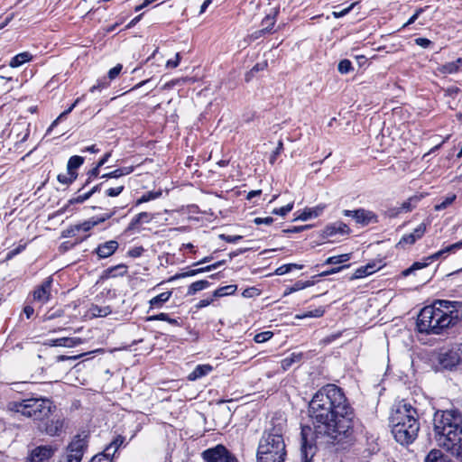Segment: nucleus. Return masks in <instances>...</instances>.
<instances>
[{
    "label": "nucleus",
    "instance_id": "nucleus-1",
    "mask_svg": "<svg viewBox=\"0 0 462 462\" xmlns=\"http://www.w3.org/2000/svg\"><path fill=\"white\" fill-rule=\"evenodd\" d=\"M309 411L315 431L310 427L301 428L300 456L302 462H315L317 446L313 435L320 444L337 445L348 441L353 434L354 412L341 388L327 384L320 388L310 402Z\"/></svg>",
    "mask_w": 462,
    "mask_h": 462
},
{
    "label": "nucleus",
    "instance_id": "nucleus-2",
    "mask_svg": "<svg viewBox=\"0 0 462 462\" xmlns=\"http://www.w3.org/2000/svg\"><path fill=\"white\" fill-rule=\"evenodd\" d=\"M460 306L458 301L439 300L432 305L424 307L417 319L419 331L439 335L444 329L454 326L462 318V312L457 309Z\"/></svg>",
    "mask_w": 462,
    "mask_h": 462
},
{
    "label": "nucleus",
    "instance_id": "nucleus-3",
    "mask_svg": "<svg viewBox=\"0 0 462 462\" xmlns=\"http://www.w3.org/2000/svg\"><path fill=\"white\" fill-rule=\"evenodd\" d=\"M434 433L438 445L462 462V412L452 409L436 413Z\"/></svg>",
    "mask_w": 462,
    "mask_h": 462
},
{
    "label": "nucleus",
    "instance_id": "nucleus-4",
    "mask_svg": "<svg viewBox=\"0 0 462 462\" xmlns=\"http://www.w3.org/2000/svg\"><path fill=\"white\" fill-rule=\"evenodd\" d=\"M419 415L416 408L402 401L390 417V426L394 439L401 445L412 443L420 430Z\"/></svg>",
    "mask_w": 462,
    "mask_h": 462
},
{
    "label": "nucleus",
    "instance_id": "nucleus-5",
    "mask_svg": "<svg viewBox=\"0 0 462 462\" xmlns=\"http://www.w3.org/2000/svg\"><path fill=\"white\" fill-rule=\"evenodd\" d=\"M282 432V425L263 432L257 448V462H284L286 449Z\"/></svg>",
    "mask_w": 462,
    "mask_h": 462
},
{
    "label": "nucleus",
    "instance_id": "nucleus-6",
    "mask_svg": "<svg viewBox=\"0 0 462 462\" xmlns=\"http://www.w3.org/2000/svg\"><path fill=\"white\" fill-rule=\"evenodd\" d=\"M7 407L9 411L21 413L23 416L35 420H44L55 408L52 402L46 398H29L20 402H11Z\"/></svg>",
    "mask_w": 462,
    "mask_h": 462
},
{
    "label": "nucleus",
    "instance_id": "nucleus-7",
    "mask_svg": "<svg viewBox=\"0 0 462 462\" xmlns=\"http://www.w3.org/2000/svg\"><path fill=\"white\" fill-rule=\"evenodd\" d=\"M88 447L87 436L77 435L68 445L66 454L59 462H81Z\"/></svg>",
    "mask_w": 462,
    "mask_h": 462
},
{
    "label": "nucleus",
    "instance_id": "nucleus-8",
    "mask_svg": "<svg viewBox=\"0 0 462 462\" xmlns=\"http://www.w3.org/2000/svg\"><path fill=\"white\" fill-rule=\"evenodd\" d=\"M462 248V240L459 242H457L455 244H452L450 245L446 246L445 248L438 251L437 253L433 254L432 255L426 258L423 262H415L412 263V265L404 271H402V275L404 277L413 273L416 270L422 269L429 265V261H434L440 257H446L447 254L455 253L457 250Z\"/></svg>",
    "mask_w": 462,
    "mask_h": 462
},
{
    "label": "nucleus",
    "instance_id": "nucleus-9",
    "mask_svg": "<svg viewBox=\"0 0 462 462\" xmlns=\"http://www.w3.org/2000/svg\"><path fill=\"white\" fill-rule=\"evenodd\" d=\"M202 457L206 462H238L237 458L223 445L205 450Z\"/></svg>",
    "mask_w": 462,
    "mask_h": 462
},
{
    "label": "nucleus",
    "instance_id": "nucleus-10",
    "mask_svg": "<svg viewBox=\"0 0 462 462\" xmlns=\"http://www.w3.org/2000/svg\"><path fill=\"white\" fill-rule=\"evenodd\" d=\"M462 361V344H455L439 356V362L444 368L452 369Z\"/></svg>",
    "mask_w": 462,
    "mask_h": 462
},
{
    "label": "nucleus",
    "instance_id": "nucleus-11",
    "mask_svg": "<svg viewBox=\"0 0 462 462\" xmlns=\"http://www.w3.org/2000/svg\"><path fill=\"white\" fill-rule=\"evenodd\" d=\"M57 448L51 446H38L29 454L26 462H45L56 452Z\"/></svg>",
    "mask_w": 462,
    "mask_h": 462
},
{
    "label": "nucleus",
    "instance_id": "nucleus-12",
    "mask_svg": "<svg viewBox=\"0 0 462 462\" xmlns=\"http://www.w3.org/2000/svg\"><path fill=\"white\" fill-rule=\"evenodd\" d=\"M52 278L48 277L40 286L33 291V299L42 304L47 303L51 296Z\"/></svg>",
    "mask_w": 462,
    "mask_h": 462
},
{
    "label": "nucleus",
    "instance_id": "nucleus-13",
    "mask_svg": "<svg viewBox=\"0 0 462 462\" xmlns=\"http://www.w3.org/2000/svg\"><path fill=\"white\" fill-rule=\"evenodd\" d=\"M426 232V224H420L411 233L404 235L398 243V245H413L418 239L421 238Z\"/></svg>",
    "mask_w": 462,
    "mask_h": 462
},
{
    "label": "nucleus",
    "instance_id": "nucleus-14",
    "mask_svg": "<svg viewBox=\"0 0 462 462\" xmlns=\"http://www.w3.org/2000/svg\"><path fill=\"white\" fill-rule=\"evenodd\" d=\"M63 428V420L57 418L47 421L43 427H40L41 430L49 436H58Z\"/></svg>",
    "mask_w": 462,
    "mask_h": 462
},
{
    "label": "nucleus",
    "instance_id": "nucleus-15",
    "mask_svg": "<svg viewBox=\"0 0 462 462\" xmlns=\"http://www.w3.org/2000/svg\"><path fill=\"white\" fill-rule=\"evenodd\" d=\"M118 248V243L115 240H110L99 245L96 248V253L99 258H107L111 256Z\"/></svg>",
    "mask_w": 462,
    "mask_h": 462
},
{
    "label": "nucleus",
    "instance_id": "nucleus-16",
    "mask_svg": "<svg viewBox=\"0 0 462 462\" xmlns=\"http://www.w3.org/2000/svg\"><path fill=\"white\" fill-rule=\"evenodd\" d=\"M349 227L346 224L337 221L331 225H328L324 229V235L328 237L333 236L337 234L346 235L349 233Z\"/></svg>",
    "mask_w": 462,
    "mask_h": 462
},
{
    "label": "nucleus",
    "instance_id": "nucleus-17",
    "mask_svg": "<svg viewBox=\"0 0 462 462\" xmlns=\"http://www.w3.org/2000/svg\"><path fill=\"white\" fill-rule=\"evenodd\" d=\"M79 343H81V339L78 337H60L56 339H48L45 342V345L50 346L73 347Z\"/></svg>",
    "mask_w": 462,
    "mask_h": 462
},
{
    "label": "nucleus",
    "instance_id": "nucleus-18",
    "mask_svg": "<svg viewBox=\"0 0 462 462\" xmlns=\"http://www.w3.org/2000/svg\"><path fill=\"white\" fill-rule=\"evenodd\" d=\"M326 206L324 204H319L314 208H305L300 215H298L296 219L307 221L310 218L317 217L322 214Z\"/></svg>",
    "mask_w": 462,
    "mask_h": 462
},
{
    "label": "nucleus",
    "instance_id": "nucleus-19",
    "mask_svg": "<svg viewBox=\"0 0 462 462\" xmlns=\"http://www.w3.org/2000/svg\"><path fill=\"white\" fill-rule=\"evenodd\" d=\"M379 268L374 263H369L365 266H361L356 270L351 280L361 279L375 273Z\"/></svg>",
    "mask_w": 462,
    "mask_h": 462
},
{
    "label": "nucleus",
    "instance_id": "nucleus-20",
    "mask_svg": "<svg viewBox=\"0 0 462 462\" xmlns=\"http://www.w3.org/2000/svg\"><path fill=\"white\" fill-rule=\"evenodd\" d=\"M356 223L362 225H367L373 221H376V216L372 212L363 208L356 209V213H355Z\"/></svg>",
    "mask_w": 462,
    "mask_h": 462
},
{
    "label": "nucleus",
    "instance_id": "nucleus-21",
    "mask_svg": "<svg viewBox=\"0 0 462 462\" xmlns=\"http://www.w3.org/2000/svg\"><path fill=\"white\" fill-rule=\"evenodd\" d=\"M213 370L210 365H199L195 369L188 375L189 381H196L207 374Z\"/></svg>",
    "mask_w": 462,
    "mask_h": 462
},
{
    "label": "nucleus",
    "instance_id": "nucleus-22",
    "mask_svg": "<svg viewBox=\"0 0 462 462\" xmlns=\"http://www.w3.org/2000/svg\"><path fill=\"white\" fill-rule=\"evenodd\" d=\"M462 67V58H458L455 61L447 62L439 67V71L441 74H454L457 73Z\"/></svg>",
    "mask_w": 462,
    "mask_h": 462
},
{
    "label": "nucleus",
    "instance_id": "nucleus-23",
    "mask_svg": "<svg viewBox=\"0 0 462 462\" xmlns=\"http://www.w3.org/2000/svg\"><path fill=\"white\" fill-rule=\"evenodd\" d=\"M152 218H153V217L147 212L139 213L131 220L127 229L133 230V229L136 228L141 224L150 223L152 220Z\"/></svg>",
    "mask_w": 462,
    "mask_h": 462
},
{
    "label": "nucleus",
    "instance_id": "nucleus-24",
    "mask_svg": "<svg viewBox=\"0 0 462 462\" xmlns=\"http://www.w3.org/2000/svg\"><path fill=\"white\" fill-rule=\"evenodd\" d=\"M303 357L302 353H291L290 356L284 357L282 362L281 365L282 368L286 371L290 369L294 364H299Z\"/></svg>",
    "mask_w": 462,
    "mask_h": 462
},
{
    "label": "nucleus",
    "instance_id": "nucleus-25",
    "mask_svg": "<svg viewBox=\"0 0 462 462\" xmlns=\"http://www.w3.org/2000/svg\"><path fill=\"white\" fill-rule=\"evenodd\" d=\"M32 60V55L28 52H21L14 57L12 58V60L9 62V66L12 68H18L22 66L23 64L29 62Z\"/></svg>",
    "mask_w": 462,
    "mask_h": 462
},
{
    "label": "nucleus",
    "instance_id": "nucleus-26",
    "mask_svg": "<svg viewBox=\"0 0 462 462\" xmlns=\"http://www.w3.org/2000/svg\"><path fill=\"white\" fill-rule=\"evenodd\" d=\"M171 291H164L149 300L150 309H159L171 297Z\"/></svg>",
    "mask_w": 462,
    "mask_h": 462
},
{
    "label": "nucleus",
    "instance_id": "nucleus-27",
    "mask_svg": "<svg viewBox=\"0 0 462 462\" xmlns=\"http://www.w3.org/2000/svg\"><path fill=\"white\" fill-rule=\"evenodd\" d=\"M84 162V158L81 156L74 155L69 159L67 170L69 173L76 174L75 171L79 168Z\"/></svg>",
    "mask_w": 462,
    "mask_h": 462
},
{
    "label": "nucleus",
    "instance_id": "nucleus-28",
    "mask_svg": "<svg viewBox=\"0 0 462 462\" xmlns=\"http://www.w3.org/2000/svg\"><path fill=\"white\" fill-rule=\"evenodd\" d=\"M312 285H314V282H311V281H306V282L297 281L292 286L288 287L285 290L284 295H288V294L293 293L295 291L306 289V288L310 287Z\"/></svg>",
    "mask_w": 462,
    "mask_h": 462
},
{
    "label": "nucleus",
    "instance_id": "nucleus-29",
    "mask_svg": "<svg viewBox=\"0 0 462 462\" xmlns=\"http://www.w3.org/2000/svg\"><path fill=\"white\" fill-rule=\"evenodd\" d=\"M209 286V282L206 280L197 281L192 282L188 289V295H194L196 292L207 289Z\"/></svg>",
    "mask_w": 462,
    "mask_h": 462
},
{
    "label": "nucleus",
    "instance_id": "nucleus-30",
    "mask_svg": "<svg viewBox=\"0 0 462 462\" xmlns=\"http://www.w3.org/2000/svg\"><path fill=\"white\" fill-rule=\"evenodd\" d=\"M351 259V254H343L327 258L323 264H340Z\"/></svg>",
    "mask_w": 462,
    "mask_h": 462
},
{
    "label": "nucleus",
    "instance_id": "nucleus-31",
    "mask_svg": "<svg viewBox=\"0 0 462 462\" xmlns=\"http://www.w3.org/2000/svg\"><path fill=\"white\" fill-rule=\"evenodd\" d=\"M134 171L132 166L116 169L109 173L104 174L102 178H119L130 174Z\"/></svg>",
    "mask_w": 462,
    "mask_h": 462
},
{
    "label": "nucleus",
    "instance_id": "nucleus-32",
    "mask_svg": "<svg viewBox=\"0 0 462 462\" xmlns=\"http://www.w3.org/2000/svg\"><path fill=\"white\" fill-rule=\"evenodd\" d=\"M325 310L323 307H319L313 310L303 312L302 314H297L296 319H302L305 318H320L324 315Z\"/></svg>",
    "mask_w": 462,
    "mask_h": 462
},
{
    "label": "nucleus",
    "instance_id": "nucleus-33",
    "mask_svg": "<svg viewBox=\"0 0 462 462\" xmlns=\"http://www.w3.org/2000/svg\"><path fill=\"white\" fill-rule=\"evenodd\" d=\"M425 462H448V460L440 450L432 449L426 457Z\"/></svg>",
    "mask_w": 462,
    "mask_h": 462
},
{
    "label": "nucleus",
    "instance_id": "nucleus-34",
    "mask_svg": "<svg viewBox=\"0 0 462 462\" xmlns=\"http://www.w3.org/2000/svg\"><path fill=\"white\" fill-rule=\"evenodd\" d=\"M420 198L417 196L411 197L404 201L398 209V213L411 211L415 205L419 202Z\"/></svg>",
    "mask_w": 462,
    "mask_h": 462
},
{
    "label": "nucleus",
    "instance_id": "nucleus-35",
    "mask_svg": "<svg viewBox=\"0 0 462 462\" xmlns=\"http://www.w3.org/2000/svg\"><path fill=\"white\" fill-rule=\"evenodd\" d=\"M236 288H237L236 285H233V284L220 287L214 291V296L215 297H223V296L232 295L236 292Z\"/></svg>",
    "mask_w": 462,
    "mask_h": 462
},
{
    "label": "nucleus",
    "instance_id": "nucleus-36",
    "mask_svg": "<svg viewBox=\"0 0 462 462\" xmlns=\"http://www.w3.org/2000/svg\"><path fill=\"white\" fill-rule=\"evenodd\" d=\"M90 313L93 317H106L108 314L111 313V309L109 306L106 307H99L97 305H94L90 308Z\"/></svg>",
    "mask_w": 462,
    "mask_h": 462
},
{
    "label": "nucleus",
    "instance_id": "nucleus-37",
    "mask_svg": "<svg viewBox=\"0 0 462 462\" xmlns=\"http://www.w3.org/2000/svg\"><path fill=\"white\" fill-rule=\"evenodd\" d=\"M148 321H153V320H163L167 321L168 323L175 326H179V322L175 319L170 318V316L167 313H160L157 315L150 316L147 318Z\"/></svg>",
    "mask_w": 462,
    "mask_h": 462
},
{
    "label": "nucleus",
    "instance_id": "nucleus-38",
    "mask_svg": "<svg viewBox=\"0 0 462 462\" xmlns=\"http://www.w3.org/2000/svg\"><path fill=\"white\" fill-rule=\"evenodd\" d=\"M302 268H303V265H301V264L287 263V264H283V265L278 267L275 270V274H277V275H283V274H286L289 272H291L292 269L300 270Z\"/></svg>",
    "mask_w": 462,
    "mask_h": 462
},
{
    "label": "nucleus",
    "instance_id": "nucleus-39",
    "mask_svg": "<svg viewBox=\"0 0 462 462\" xmlns=\"http://www.w3.org/2000/svg\"><path fill=\"white\" fill-rule=\"evenodd\" d=\"M200 273H205L204 267L199 268V269H191V270H189L188 272H185V273H177L174 276L171 277L169 279V282H171V281H174V280H177V279H180V278L195 276V275H197V274H199Z\"/></svg>",
    "mask_w": 462,
    "mask_h": 462
},
{
    "label": "nucleus",
    "instance_id": "nucleus-40",
    "mask_svg": "<svg viewBox=\"0 0 462 462\" xmlns=\"http://www.w3.org/2000/svg\"><path fill=\"white\" fill-rule=\"evenodd\" d=\"M96 226H97V222L95 221V218H90L87 221H84L81 224L76 225V228H78L79 232V231L88 232Z\"/></svg>",
    "mask_w": 462,
    "mask_h": 462
},
{
    "label": "nucleus",
    "instance_id": "nucleus-41",
    "mask_svg": "<svg viewBox=\"0 0 462 462\" xmlns=\"http://www.w3.org/2000/svg\"><path fill=\"white\" fill-rule=\"evenodd\" d=\"M162 194V192H152V191H149L145 194H143L137 201H136V205H139V204H142V203H144V202H148L152 199H157L158 197H160Z\"/></svg>",
    "mask_w": 462,
    "mask_h": 462
},
{
    "label": "nucleus",
    "instance_id": "nucleus-42",
    "mask_svg": "<svg viewBox=\"0 0 462 462\" xmlns=\"http://www.w3.org/2000/svg\"><path fill=\"white\" fill-rule=\"evenodd\" d=\"M455 199H456V195L453 194V195L448 196L447 198H445L443 199L442 202H440L439 204H437L435 206V210L440 211V210L445 209L448 206L452 204Z\"/></svg>",
    "mask_w": 462,
    "mask_h": 462
},
{
    "label": "nucleus",
    "instance_id": "nucleus-43",
    "mask_svg": "<svg viewBox=\"0 0 462 462\" xmlns=\"http://www.w3.org/2000/svg\"><path fill=\"white\" fill-rule=\"evenodd\" d=\"M111 453L106 450L98 455L94 456L90 462H112Z\"/></svg>",
    "mask_w": 462,
    "mask_h": 462
},
{
    "label": "nucleus",
    "instance_id": "nucleus-44",
    "mask_svg": "<svg viewBox=\"0 0 462 462\" xmlns=\"http://www.w3.org/2000/svg\"><path fill=\"white\" fill-rule=\"evenodd\" d=\"M273 336V333L272 331H263L261 333H258L254 336V341L256 343H264L271 339Z\"/></svg>",
    "mask_w": 462,
    "mask_h": 462
},
{
    "label": "nucleus",
    "instance_id": "nucleus-45",
    "mask_svg": "<svg viewBox=\"0 0 462 462\" xmlns=\"http://www.w3.org/2000/svg\"><path fill=\"white\" fill-rule=\"evenodd\" d=\"M337 69L341 74H346L352 70V63L348 60H342L338 63Z\"/></svg>",
    "mask_w": 462,
    "mask_h": 462
},
{
    "label": "nucleus",
    "instance_id": "nucleus-46",
    "mask_svg": "<svg viewBox=\"0 0 462 462\" xmlns=\"http://www.w3.org/2000/svg\"><path fill=\"white\" fill-rule=\"evenodd\" d=\"M122 443H123V439L120 438H117L112 443H110L105 450L106 452H110L111 456L113 457Z\"/></svg>",
    "mask_w": 462,
    "mask_h": 462
},
{
    "label": "nucleus",
    "instance_id": "nucleus-47",
    "mask_svg": "<svg viewBox=\"0 0 462 462\" xmlns=\"http://www.w3.org/2000/svg\"><path fill=\"white\" fill-rule=\"evenodd\" d=\"M293 208V202L287 204L284 207H282L280 208H274L273 210V214L279 215L282 217L286 216L290 211H291Z\"/></svg>",
    "mask_w": 462,
    "mask_h": 462
},
{
    "label": "nucleus",
    "instance_id": "nucleus-48",
    "mask_svg": "<svg viewBox=\"0 0 462 462\" xmlns=\"http://www.w3.org/2000/svg\"><path fill=\"white\" fill-rule=\"evenodd\" d=\"M77 178V174L67 173V174H59L58 180L62 184H69Z\"/></svg>",
    "mask_w": 462,
    "mask_h": 462
},
{
    "label": "nucleus",
    "instance_id": "nucleus-49",
    "mask_svg": "<svg viewBox=\"0 0 462 462\" xmlns=\"http://www.w3.org/2000/svg\"><path fill=\"white\" fill-rule=\"evenodd\" d=\"M123 69V66L121 64H117L116 66H115L114 68H112L111 69H109L108 73H107V77L110 80H113L115 79L116 78L118 77V75L120 74L121 70Z\"/></svg>",
    "mask_w": 462,
    "mask_h": 462
},
{
    "label": "nucleus",
    "instance_id": "nucleus-50",
    "mask_svg": "<svg viewBox=\"0 0 462 462\" xmlns=\"http://www.w3.org/2000/svg\"><path fill=\"white\" fill-rule=\"evenodd\" d=\"M283 149V143L282 140L278 142L277 147L275 151L273 152L271 157H270V163L273 164L277 159V156L281 153V152Z\"/></svg>",
    "mask_w": 462,
    "mask_h": 462
},
{
    "label": "nucleus",
    "instance_id": "nucleus-51",
    "mask_svg": "<svg viewBox=\"0 0 462 462\" xmlns=\"http://www.w3.org/2000/svg\"><path fill=\"white\" fill-rule=\"evenodd\" d=\"M347 267H349V264L343 265V266L334 267V268H331L330 270L324 271V272L320 273L319 274H318V276L319 277H325V276H328V275H330V274L337 273L341 270H343L344 268H347Z\"/></svg>",
    "mask_w": 462,
    "mask_h": 462
},
{
    "label": "nucleus",
    "instance_id": "nucleus-52",
    "mask_svg": "<svg viewBox=\"0 0 462 462\" xmlns=\"http://www.w3.org/2000/svg\"><path fill=\"white\" fill-rule=\"evenodd\" d=\"M262 23L264 26L263 28H268V32H270L275 23V18H274V16L267 15L263 20Z\"/></svg>",
    "mask_w": 462,
    "mask_h": 462
},
{
    "label": "nucleus",
    "instance_id": "nucleus-53",
    "mask_svg": "<svg viewBox=\"0 0 462 462\" xmlns=\"http://www.w3.org/2000/svg\"><path fill=\"white\" fill-rule=\"evenodd\" d=\"M90 198V194L88 192H86L84 194H79L78 195L77 197L71 199L69 200V203L70 204H74V203H83L84 201H86L87 199H88Z\"/></svg>",
    "mask_w": 462,
    "mask_h": 462
},
{
    "label": "nucleus",
    "instance_id": "nucleus-54",
    "mask_svg": "<svg viewBox=\"0 0 462 462\" xmlns=\"http://www.w3.org/2000/svg\"><path fill=\"white\" fill-rule=\"evenodd\" d=\"M123 190H124V186L109 188L108 189H106V194L109 197H116L119 194H121Z\"/></svg>",
    "mask_w": 462,
    "mask_h": 462
},
{
    "label": "nucleus",
    "instance_id": "nucleus-55",
    "mask_svg": "<svg viewBox=\"0 0 462 462\" xmlns=\"http://www.w3.org/2000/svg\"><path fill=\"white\" fill-rule=\"evenodd\" d=\"M219 237L227 243H236L242 238L241 236L220 235Z\"/></svg>",
    "mask_w": 462,
    "mask_h": 462
},
{
    "label": "nucleus",
    "instance_id": "nucleus-56",
    "mask_svg": "<svg viewBox=\"0 0 462 462\" xmlns=\"http://www.w3.org/2000/svg\"><path fill=\"white\" fill-rule=\"evenodd\" d=\"M254 224L256 225H271L273 222V218L272 217H256L254 220Z\"/></svg>",
    "mask_w": 462,
    "mask_h": 462
},
{
    "label": "nucleus",
    "instance_id": "nucleus-57",
    "mask_svg": "<svg viewBox=\"0 0 462 462\" xmlns=\"http://www.w3.org/2000/svg\"><path fill=\"white\" fill-rule=\"evenodd\" d=\"M415 43L422 48H428L432 42L427 38H417Z\"/></svg>",
    "mask_w": 462,
    "mask_h": 462
},
{
    "label": "nucleus",
    "instance_id": "nucleus-58",
    "mask_svg": "<svg viewBox=\"0 0 462 462\" xmlns=\"http://www.w3.org/2000/svg\"><path fill=\"white\" fill-rule=\"evenodd\" d=\"M355 4H352L350 6H348L347 8H345L343 9L342 11H339V12H333L332 14L335 18H340V17H343L345 16L346 14H347L350 10L353 8Z\"/></svg>",
    "mask_w": 462,
    "mask_h": 462
},
{
    "label": "nucleus",
    "instance_id": "nucleus-59",
    "mask_svg": "<svg viewBox=\"0 0 462 462\" xmlns=\"http://www.w3.org/2000/svg\"><path fill=\"white\" fill-rule=\"evenodd\" d=\"M180 57L179 53H176L174 60H169L166 63L167 68H176L180 64Z\"/></svg>",
    "mask_w": 462,
    "mask_h": 462
},
{
    "label": "nucleus",
    "instance_id": "nucleus-60",
    "mask_svg": "<svg viewBox=\"0 0 462 462\" xmlns=\"http://www.w3.org/2000/svg\"><path fill=\"white\" fill-rule=\"evenodd\" d=\"M423 12V9L422 8H420L418 10H416V12L414 13V14L404 23V27L413 23L417 19L418 17L420 16V14Z\"/></svg>",
    "mask_w": 462,
    "mask_h": 462
},
{
    "label": "nucleus",
    "instance_id": "nucleus-61",
    "mask_svg": "<svg viewBox=\"0 0 462 462\" xmlns=\"http://www.w3.org/2000/svg\"><path fill=\"white\" fill-rule=\"evenodd\" d=\"M77 232H79V231H78V228H76V225H75V226H70L67 230L63 231V236L64 237L74 236H76Z\"/></svg>",
    "mask_w": 462,
    "mask_h": 462
},
{
    "label": "nucleus",
    "instance_id": "nucleus-62",
    "mask_svg": "<svg viewBox=\"0 0 462 462\" xmlns=\"http://www.w3.org/2000/svg\"><path fill=\"white\" fill-rule=\"evenodd\" d=\"M79 100H80V98H77L75 100V102L69 107H68L67 110H65L64 112H62L60 115V118H64L66 116H68L74 109V107L79 104Z\"/></svg>",
    "mask_w": 462,
    "mask_h": 462
},
{
    "label": "nucleus",
    "instance_id": "nucleus-63",
    "mask_svg": "<svg viewBox=\"0 0 462 462\" xmlns=\"http://www.w3.org/2000/svg\"><path fill=\"white\" fill-rule=\"evenodd\" d=\"M224 263H225V261H219V262H217V263H213V264H210V265H208V266L204 267L205 273H206V272H210V271H212V270L217 269V267H219L220 265H222Z\"/></svg>",
    "mask_w": 462,
    "mask_h": 462
},
{
    "label": "nucleus",
    "instance_id": "nucleus-64",
    "mask_svg": "<svg viewBox=\"0 0 462 462\" xmlns=\"http://www.w3.org/2000/svg\"><path fill=\"white\" fill-rule=\"evenodd\" d=\"M111 156V152H106L101 159L100 161L98 162L97 163V168H100L101 166H103L104 164L106 163V162L108 161V159L110 158Z\"/></svg>",
    "mask_w": 462,
    "mask_h": 462
}]
</instances>
